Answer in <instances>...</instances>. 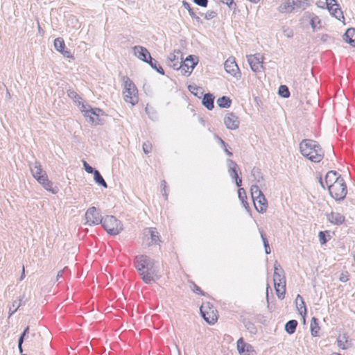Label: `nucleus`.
<instances>
[{
	"label": "nucleus",
	"mask_w": 355,
	"mask_h": 355,
	"mask_svg": "<svg viewBox=\"0 0 355 355\" xmlns=\"http://www.w3.org/2000/svg\"><path fill=\"white\" fill-rule=\"evenodd\" d=\"M193 1L200 6L207 7L208 1L207 0H193Z\"/></svg>",
	"instance_id": "nucleus-42"
},
{
	"label": "nucleus",
	"mask_w": 355,
	"mask_h": 355,
	"mask_svg": "<svg viewBox=\"0 0 355 355\" xmlns=\"http://www.w3.org/2000/svg\"><path fill=\"white\" fill-rule=\"evenodd\" d=\"M198 62V58L197 57L189 55L180 66L176 64H173V68L180 70L181 73L184 75H189Z\"/></svg>",
	"instance_id": "nucleus-10"
},
{
	"label": "nucleus",
	"mask_w": 355,
	"mask_h": 355,
	"mask_svg": "<svg viewBox=\"0 0 355 355\" xmlns=\"http://www.w3.org/2000/svg\"><path fill=\"white\" fill-rule=\"evenodd\" d=\"M147 63L150 64V66L157 70L160 74H164V71L163 68L158 64L156 60H153V58L150 59V62H148Z\"/></svg>",
	"instance_id": "nucleus-35"
},
{
	"label": "nucleus",
	"mask_w": 355,
	"mask_h": 355,
	"mask_svg": "<svg viewBox=\"0 0 355 355\" xmlns=\"http://www.w3.org/2000/svg\"><path fill=\"white\" fill-rule=\"evenodd\" d=\"M200 313L204 320L209 324H214L218 318L216 308L209 302H204L200 306Z\"/></svg>",
	"instance_id": "nucleus-8"
},
{
	"label": "nucleus",
	"mask_w": 355,
	"mask_h": 355,
	"mask_svg": "<svg viewBox=\"0 0 355 355\" xmlns=\"http://www.w3.org/2000/svg\"><path fill=\"white\" fill-rule=\"evenodd\" d=\"M94 180L95 181L101 184V186H103V187L105 188H107V184L105 182V181L104 180V179L103 178V177L101 176V175L100 174V173L95 170L94 172Z\"/></svg>",
	"instance_id": "nucleus-34"
},
{
	"label": "nucleus",
	"mask_w": 355,
	"mask_h": 355,
	"mask_svg": "<svg viewBox=\"0 0 355 355\" xmlns=\"http://www.w3.org/2000/svg\"><path fill=\"white\" fill-rule=\"evenodd\" d=\"M223 123L229 130H236L239 128L240 121L234 112H228L223 118Z\"/></svg>",
	"instance_id": "nucleus-14"
},
{
	"label": "nucleus",
	"mask_w": 355,
	"mask_h": 355,
	"mask_svg": "<svg viewBox=\"0 0 355 355\" xmlns=\"http://www.w3.org/2000/svg\"><path fill=\"white\" fill-rule=\"evenodd\" d=\"M135 265L142 280L146 284L155 282L157 278V271L154 263L146 255H140L135 258Z\"/></svg>",
	"instance_id": "nucleus-2"
},
{
	"label": "nucleus",
	"mask_w": 355,
	"mask_h": 355,
	"mask_svg": "<svg viewBox=\"0 0 355 355\" xmlns=\"http://www.w3.org/2000/svg\"><path fill=\"white\" fill-rule=\"evenodd\" d=\"M329 193L336 200L344 199L347 193V185L343 178L336 171H329L325 176Z\"/></svg>",
	"instance_id": "nucleus-1"
},
{
	"label": "nucleus",
	"mask_w": 355,
	"mask_h": 355,
	"mask_svg": "<svg viewBox=\"0 0 355 355\" xmlns=\"http://www.w3.org/2000/svg\"><path fill=\"white\" fill-rule=\"evenodd\" d=\"M326 8L330 14L339 21H344L343 11L336 0H325Z\"/></svg>",
	"instance_id": "nucleus-11"
},
{
	"label": "nucleus",
	"mask_w": 355,
	"mask_h": 355,
	"mask_svg": "<svg viewBox=\"0 0 355 355\" xmlns=\"http://www.w3.org/2000/svg\"><path fill=\"white\" fill-rule=\"evenodd\" d=\"M31 172L33 178L40 184L46 191L52 193H57L58 189L53 187V184L48 178L46 173L42 169L40 163L35 162L31 166Z\"/></svg>",
	"instance_id": "nucleus-4"
},
{
	"label": "nucleus",
	"mask_w": 355,
	"mask_h": 355,
	"mask_svg": "<svg viewBox=\"0 0 355 355\" xmlns=\"http://www.w3.org/2000/svg\"><path fill=\"white\" fill-rule=\"evenodd\" d=\"M184 6L186 9H187L188 12H189L191 16H194V12L192 10V8L190 7L189 4L187 2H184Z\"/></svg>",
	"instance_id": "nucleus-45"
},
{
	"label": "nucleus",
	"mask_w": 355,
	"mask_h": 355,
	"mask_svg": "<svg viewBox=\"0 0 355 355\" xmlns=\"http://www.w3.org/2000/svg\"><path fill=\"white\" fill-rule=\"evenodd\" d=\"M328 220L334 225H340L345 221L343 215L338 212L332 211L327 215Z\"/></svg>",
	"instance_id": "nucleus-21"
},
{
	"label": "nucleus",
	"mask_w": 355,
	"mask_h": 355,
	"mask_svg": "<svg viewBox=\"0 0 355 355\" xmlns=\"http://www.w3.org/2000/svg\"><path fill=\"white\" fill-rule=\"evenodd\" d=\"M225 151L229 155H232V153L229 152L227 149H225Z\"/></svg>",
	"instance_id": "nucleus-49"
},
{
	"label": "nucleus",
	"mask_w": 355,
	"mask_h": 355,
	"mask_svg": "<svg viewBox=\"0 0 355 355\" xmlns=\"http://www.w3.org/2000/svg\"><path fill=\"white\" fill-rule=\"evenodd\" d=\"M318 236L321 245H324L331 239L329 231H321L319 232Z\"/></svg>",
	"instance_id": "nucleus-31"
},
{
	"label": "nucleus",
	"mask_w": 355,
	"mask_h": 355,
	"mask_svg": "<svg viewBox=\"0 0 355 355\" xmlns=\"http://www.w3.org/2000/svg\"><path fill=\"white\" fill-rule=\"evenodd\" d=\"M308 5V0H282L278 6V10L282 13H289L295 8H303Z\"/></svg>",
	"instance_id": "nucleus-9"
},
{
	"label": "nucleus",
	"mask_w": 355,
	"mask_h": 355,
	"mask_svg": "<svg viewBox=\"0 0 355 355\" xmlns=\"http://www.w3.org/2000/svg\"><path fill=\"white\" fill-rule=\"evenodd\" d=\"M214 97L211 94H206L202 98V104L208 110H211L214 108Z\"/></svg>",
	"instance_id": "nucleus-26"
},
{
	"label": "nucleus",
	"mask_w": 355,
	"mask_h": 355,
	"mask_svg": "<svg viewBox=\"0 0 355 355\" xmlns=\"http://www.w3.org/2000/svg\"><path fill=\"white\" fill-rule=\"evenodd\" d=\"M273 282L274 284H278L281 282H282V284H286L284 270L277 262H275L274 264Z\"/></svg>",
	"instance_id": "nucleus-19"
},
{
	"label": "nucleus",
	"mask_w": 355,
	"mask_h": 355,
	"mask_svg": "<svg viewBox=\"0 0 355 355\" xmlns=\"http://www.w3.org/2000/svg\"><path fill=\"white\" fill-rule=\"evenodd\" d=\"M303 156L313 162H320L324 157V151L320 146L313 140L304 139L300 144Z\"/></svg>",
	"instance_id": "nucleus-3"
},
{
	"label": "nucleus",
	"mask_w": 355,
	"mask_h": 355,
	"mask_svg": "<svg viewBox=\"0 0 355 355\" xmlns=\"http://www.w3.org/2000/svg\"><path fill=\"white\" fill-rule=\"evenodd\" d=\"M19 305H20V303H18L17 305H15V304L12 305L13 309L12 310L11 314L13 313L14 312H15L17 310V309L19 306Z\"/></svg>",
	"instance_id": "nucleus-46"
},
{
	"label": "nucleus",
	"mask_w": 355,
	"mask_h": 355,
	"mask_svg": "<svg viewBox=\"0 0 355 355\" xmlns=\"http://www.w3.org/2000/svg\"><path fill=\"white\" fill-rule=\"evenodd\" d=\"M133 51L135 55L141 60L146 62H150L152 58L147 49L141 46H135Z\"/></svg>",
	"instance_id": "nucleus-18"
},
{
	"label": "nucleus",
	"mask_w": 355,
	"mask_h": 355,
	"mask_svg": "<svg viewBox=\"0 0 355 355\" xmlns=\"http://www.w3.org/2000/svg\"><path fill=\"white\" fill-rule=\"evenodd\" d=\"M153 148L152 144L150 142H146L143 144V150L146 154L151 152Z\"/></svg>",
	"instance_id": "nucleus-39"
},
{
	"label": "nucleus",
	"mask_w": 355,
	"mask_h": 355,
	"mask_svg": "<svg viewBox=\"0 0 355 355\" xmlns=\"http://www.w3.org/2000/svg\"><path fill=\"white\" fill-rule=\"evenodd\" d=\"M217 104L220 107L228 108L231 106L232 101L229 97L222 96L218 98Z\"/></svg>",
	"instance_id": "nucleus-29"
},
{
	"label": "nucleus",
	"mask_w": 355,
	"mask_h": 355,
	"mask_svg": "<svg viewBox=\"0 0 355 355\" xmlns=\"http://www.w3.org/2000/svg\"><path fill=\"white\" fill-rule=\"evenodd\" d=\"M145 232L150 234L151 239L153 242L157 243L159 241V235L156 229L150 227L145 230Z\"/></svg>",
	"instance_id": "nucleus-33"
},
{
	"label": "nucleus",
	"mask_w": 355,
	"mask_h": 355,
	"mask_svg": "<svg viewBox=\"0 0 355 355\" xmlns=\"http://www.w3.org/2000/svg\"><path fill=\"white\" fill-rule=\"evenodd\" d=\"M68 96L76 101V99H80V98L79 97V96L77 94V93L74 91H69V93H68Z\"/></svg>",
	"instance_id": "nucleus-44"
},
{
	"label": "nucleus",
	"mask_w": 355,
	"mask_h": 355,
	"mask_svg": "<svg viewBox=\"0 0 355 355\" xmlns=\"http://www.w3.org/2000/svg\"><path fill=\"white\" fill-rule=\"evenodd\" d=\"M123 99L126 103L135 105L138 103V90L134 83L127 76L123 78Z\"/></svg>",
	"instance_id": "nucleus-5"
},
{
	"label": "nucleus",
	"mask_w": 355,
	"mask_h": 355,
	"mask_svg": "<svg viewBox=\"0 0 355 355\" xmlns=\"http://www.w3.org/2000/svg\"><path fill=\"white\" fill-rule=\"evenodd\" d=\"M276 295L279 299L283 300L286 294V284H274Z\"/></svg>",
	"instance_id": "nucleus-25"
},
{
	"label": "nucleus",
	"mask_w": 355,
	"mask_h": 355,
	"mask_svg": "<svg viewBox=\"0 0 355 355\" xmlns=\"http://www.w3.org/2000/svg\"><path fill=\"white\" fill-rule=\"evenodd\" d=\"M237 349L240 355H255L256 352L253 347L248 343H245L243 338H240L237 341Z\"/></svg>",
	"instance_id": "nucleus-17"
},
{
	"label": "nucleus",
	"mask_w": 355,
	"mask_h": 355,
	"mask_svg": "<svg viewBox=\"0 0 355 355\" xmlns=\"http://www.w3.org/2000/svg\"><path fill=\"white\" fill-rule=\"evenodd\" d=\"M311 334L313 337H318L320 336V327L319 326L318 319L313 318L311 320L310 324Z\"/></svg>",
	"instance_id": "nucleus-24"
},
{
	"label": "nucleus",
	"mask_w": 355,
	"mask_h": 355,
	"mask_svg": "<svg viewBox=\"0 0 355 355\" xmlns=\"http://www.w3.org/2000/svg\"><path fill=\"white\" fill-rule=\"evenodd\" d=\"M343 39L350 46L355 47V28H348Z\"/></svg>",
	"instance_id": "nucleus-22"
},
{
	"label": "nucleus",
	"mask_w": 355,
	"mask_h": 355,
	"mask_svg": "<svg viewBox=\"0 0 355 355\" xmlns=\"http://www.w3.org/2000/svg\"><path fill=\"white\" fill-rule=\"evenodd\" d=\"M101 223L110 235H117L123 230L121 221L113 216H106L102 219Z\"/></svg>",
	"instance_id": "nucleus-7"
},
{
	"label": "nucleus",
	"mask_w": 355,
	"mask_h": 355,
	"mask_svg": "<svg viewBox=\"0 0 355 355\" xmlns=\"http://www.w3.org/2000/svg\"><path fill=\"white\" fill-rule=\"evenodd\" d=\"M89 106H88L87 105L82 103L80 110L83 113H84V115L85 116H89L92 118V116L96 114V113L93 110L89 109Z\"/></svg>",
	"instance_id": "nucleus-32"
},
{
	"label": "nucleus",
	"mask_w": 355,
	"mask_h": 355,
	"mask_svg": "<svg viewBox=\"0 0 355 355\" xmlns=\"http://www.w3.org/2000/svg\"><path fill=\"white\" fill-rule=\"evenodd\" d=\"M278 93L281 96L284 98H288L290 96V92L286 85H281L279 87Z\"/></svg>",
	"instance_id": "nucleus-36"
},
{
	"label": "nucleus",
	"mask_w": 355,
	"mask_h": 355,
	"mask_svg": "<svg viewBox=\"0 0 355 355\" xmlns=\"http://www.w3.org/2000/svg\"><path fill=\"white\" fill-rule=\"evenodd\" d=\"M238 196L245 208H248L249 205L247 201V194L244 189L239 188L238 190Z\"/></svg>",
	"instance_id": "nucleus-30"
},
{
	"label": "nucleus",
	"mask_w": 355,
	"mask_h": 355,
	"mask_svg": "<svg viewBox=\"0 0 355 355\" xmlns=\"http://www.w3.org/2000/svg\"><path fill=\"white\" fill-rule=\"evenodd\" d=\"M102 219L99 211L95 207H89L85 212L86 223L89 225H98Z\"/></svg>",
	"instance_id": "nucleus-13"
},
{
	"label": "nucleus",
	"mask_w": 355,
	"mask_h": 355,
	"mask_svg": "<svg viewBox=\"0 0 355 355\" xmlns=\"http://www.w3.org/2000/svg\"><path fill=\"white\" fill-rule=\"evenodd\" d=\"M297 326V320H289L285 324V330L288 334H293L295 331Z\"/></svg>",
	"instance_id": "nucleus-28"
},
{
	"label": "nucleus",
	"mask_w": 355,
	"mask_h": 355,
	"mask_svg": "<svg viewBox=\"0 0 355 355\" xmlns=\"http://www.w3.org/2000/svg\"><path fill=\"white\" fill-rule=\"evenodd\" d=\"M347 342V337L343 336H339L337 340L338 346L341 349L346 348V343Z\"/></svg>",
	"instance_id": "nucleus-37"
},
{
	"label": "nucleus",
	"mask_w": 355,
	"mask_h": 355,
	"mask_svg": "<svg viewBox=\"0 0 355 355\" xmlns=\"http://www.w3.org/2000/svg\"><path fill=\"white\" fill-rule=\"evenodd\" d=\"M310 25L313 31L320 30L322 28V23L320 17L314 14L310 16Z\"/></svg>",
	"instance_id": "nucleus-23"
},
{
	"label": "nucleus",
	"mask_w": 355,
	"mask_h": 355,
	"mask_svg": "<svg viewBox=\"0 0 355 355\" xmlns=\"http://www.w3.org/2000/svg\"><path fill=\"white\" fill-rule=\"evenodd\" d=\"M248 63L251 69L254 72H261L263 71L264 58L259 53L250 55L247 57Z\"/></svg>",
	"instance_id": "nucleus-12"
},
{
	"label": "nucleus",
	"mask_w": 355,
	"mask_h": 355,
	"mask_svg": "<svg viewBox=\"0 0 355 355\" xmlns=\"http://www.w3.org/2000/svg\"><path fill=\"white\" fill-rule=\"evenodd\" d=\"M53 45L56 51L60 52L64 57L73 59V54L67 49L65 42L62 37L55 39Z\"/></svg>",
	"instance_id": "nucleus-15"
},
{
	"label": "nucleus",
	"mask_w": 355,
	"mask_h": 355,
	"mask_svg": "<svg viewBox=\"0 0 355 355\" xmlns=\"http://www.w3.org/2000/svg\"><path fill=\"white\" fill-rule=\"evenodd\" d=\"M251 2H253V3H257L259 2L260 0H249Z\"/></svg>",
	"instance_id": "nucleus-48"
},
{
	"label": "nucleus",
	"mask_w": 355,
	"mask_h": 355,
	"mask_svg": "<svg viewBox=\"0 0 355 355\" xmlns=\"http://www.w3.org/2000/svg\"><path fill=\"white\" fill-rule=\"evenodd\" d=\"M261 239H262V241H263V245H264V247H265V251H266V254H270V247H269V244H268V241L266 237V235L265 234L261 232Z\"/></svg>",
	"instance_id": "nucleus-38"
},
{
	"label": "nucleus",
	"mask_w": 355,
	"mask_h": 355,
	"mask_svg": "<svg viewBox=\"0 0 355 355\" xmlns=\"http://www.w3.org/2000/svg\"><path fill=\"white\" fill-rule=\"evenodd\" d=\"M297 309L301 315L306 314V309L302 297L297 295L295 299Z\"/></svg>",
	"instance_id": "nucleus-27"
},
{
	"label": "nucleus",
	"mask_w": 355,
	"mask_h": 355,
	"mask_svg": "<svg viewBox=\"0 0 355 355\" xmlns=\"http://www.w3.org/2000/svg\"><path fill=\"white\" fill-rule=\"evenodd\" d=\"M24 276H25V270H24V267L23 266L21 279H24Z\"/></svg>",
	"instance_id": "nucleus-47"
},
{
	"label": "nucleus",
	"mask_w": 355,
	"mask_h": 355,
	"mask_svg": "<svg viewBox=\"0 0 355 355\" xmlns=\"http://www.w3.org/2000/svg\"><path fill=\"white\" fill-rule=\"evenodd\" d=\"M224 67L226 72L231 76L234 77L240 76V70L234 57H230L226 60Z\"/></svg>",
	"instance_id": "nucleus-16"
},
{
	"label": "nucleus",
	"mask_w": 355,
	"mask_h": 355,
	"mask_svg": "<svg viewBox=\"0 0 355 355\" xmlns=\"http://www.w3.org/2000/svg\"><path fill=\"white\" fill-rule=\"evenodd\" d=\"M237 168V164L235 162L230 161L229 164L230 175L236 180V185L239 187L241 184V179L239 178Z\"/></svg>",
	"instance_id": "nucleus-20"
},
{
	"label": "nucleus",
	"mask_w": 355,
	"mask_h": 355,
	"mask_svg": "<svg viewBox=\"0 0 355 355\" xmlns=\"http://www.w3.org/2000/svg\"><path fill=\"white\" fill-rule=\"evenodd\" d=\"M28 329H29V328H28V327H27L24 329L23 334L21 336V337L19 339V348L20 351H21V344L23 343L24 337L25 336L26 334L28 331Z\"/></svg>",
	"instance_id": "nucleus-41"
},
{
	"label": "nucleus",
	"mask_w": 355,
	"mask_h": 355,
	"mask_svg": "<svg viewBox=\"0 0 355 355\" xmlns=\"http://www.w3.org/2000/svg\"><path fill=\"white\" fill-rule=\"evenodd\" d=\"M220 142L224 146H225V144L223 140L220 139Z\"/></svg>",
	"instance_id": "nucleus-50"
},
{
	"label": "nucleus",
	"mask_w": 355,
	"mask_h": 355,
	"mask_svg": "<svg viewBox=\"0 0 355 355\" xmlns=\"http://www.w3.org/2000/svg\"><path fill=\"white\" fill-rule=\"evenodd\" d=\"M83 165L85 171L89 173H92L94 172V170L92 166H90L85 161L83 162Z\"/></svg>",
	"instance_id": "nucleus-43"
},
{
	"label": "nucleus",
	"mask_w": 355,
	"mask_h": 355,
	"mask_svg": "<svg viewBox=\"0 0 355 355\" xmlns=\"http://www.w3.org/2000/svg\"><path fill=\"white\" fill-rule=\"evenodd\" d=\"M250 191L256 210L259 213L266 212L268 209V202L259 187L252 185Z\"/></svg>",
	"instance_id": "nucleus-6"
},
{
	"label": "nucleus",
	"mask_w": 355,
	"mask_h": 355,
	"mask_svg": "<svg viewBox=\"0 0 355 355\" xmlns=\"http://www.w3.org/2000/svg\"><path fill=\"white\" fill-rule=\"evenodd\" d=\"M349 272L347 271H345L340 274V275L339 277V280L341 282H346L349 280Z\"/></svg>",
	"instance_id": "nucleus-40"
}]
</instances>
